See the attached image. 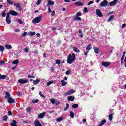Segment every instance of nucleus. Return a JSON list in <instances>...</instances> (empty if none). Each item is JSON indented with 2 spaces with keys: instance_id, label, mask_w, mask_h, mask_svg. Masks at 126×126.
<instances>
[{
  "instance_id": "f257e3e1",
  "label": "nucleus",
  "mask_w": 126,
  "mask_h": 126,
  "mask_svg": "<svg viewBox=\"0 0 126 126\" xmlns=\"http://www.w3.org/2000/svg\"><path fill=\"white\" fill-rule=\"evenodd\" d=\"M75 60V54H69L67 58V63L69 64H71Z\"/></svg>"
},
{
  "instance_id": "f03ea898",
  "label": "nucleus",
  "mask_w": 126,
  "mask_h": 126,
  "mask_svg": "<svg viewBox=\"0 0 126 126\" xmlns=\"http://www.w3.org/2000/svg\"><path fill=\"white\" fill-rule=\"evenodd\" d=\"M41 20L42 17L41 16L37 17L32 20V23L35 24L39 23Z\"/></svg>"
},
{
  "instance_id": "7ed1b4c3",
  "label": "nucleus",
  "mask_w": 126,
  "mask_h": 126,
  "mask_svg": "<svg viewBox=\"0 0 126 126\" xmlns=\"http://www.w3.org/2000/svg\"><path fill=\"white\" fill-rule=\"evenodd\" d=\"M110 64H111V63L108 61H103L102 63V65L104 66V67H108V66H109Z\"/></svg>"
},
{
  "instance_id": "20e7f679",
  "label": "nucleus",
  "mask_w": 126,
  "mask_h": 126,
  "mask_svg": "<svg viewBox=\"0 0 126 126\" xmlns=\"http://www.w3.org/2000/svg\"><path fill=\"white\" fill-rule=\"evenodd\" d=\"M18 81L19 83H20V84H24L28 82V80L20 79H19Z\"/></svg>"
},
{
  "instance_id": "39448f33",
  "label": "nucleus",
  "mask_w": 126,
  "mask_h": 126,
  "mask_svg": "<svg viewBox=\"0 0 126 126\" xmlns=\"http://www.w3.org/2000/svg\"><path fill=\"white\" fill-rule=\"evenodd\" d=\"M96 15H97L99 17H103V13L101 12V10L97 9L96 10Z\"/></svg>"
},
{
  "instance_id": "423d86ee",
  "label": "nucleus",
  "mask_w": 126,
  "mask_h": 126,
  "mask_svg": "<svg viewBox=\"0 0 126 126\" xmlns=\"http://www.w3.org/2000/svg\"><path fill=\"white\" fill-rule=\"evenodd\" d=\"M74 92H75V91H74V90L73 89H71L69 91L67 92L66 93H65L64 94V95H65V96H67L68 95H70L73 93H74Z\"/></svg>"
},
{
  "instance_id": "0eeeda50",
  "label": "nucleus",
  "mask_w": 126,
  "mask_h": 126,
  "mask_svg": "<svg viewBox=\"0 0 126 126\" xmlns=\"http://www.w3.org/2000/svg\"><path fill=\"white\" fill-rule=\"evenodd\" d=\"M108 5V1H103L100 3L101 7H105Z\"/></svg>"
},
{
  "instance_id": "6e6552de",
  "label": "nucleus",
  "mask_w": 126,
  "mask_h": 126,
  "mask_svg": "<svg viewBox=\"0 0 126 126\" xmlns=\"http://www.w3.org/2000/svg\"><path fill=\"white\" fill-rule=\"evenodd\" d=\"M14 6H16L17 8H18L19 11H21V10H22V8H21V5H20V4L19 3H14Z\"/></svg>"
},
{
  "instance_id": "1a4fd4ad",
  "label": "nucleus",
  "mask_w": 126,
  "mask_h": 126,
  "mask_svg": "<svg viewBox=\"0 0 126 126\" xmlns=\"http://www.w3.org/2000/svg\"><path fill=\"white\" fill-rule=\"evenodd\" d=\"M7 102L9 104H13V103H15V100L12 97H10L8 98Z\"/></svg>"
},
{
  "instance_id": "9d476101",
  "label": "nucleus",
  "mask_w": 126,
  "mask_h": 126,
  "mask_svg": "<svg viewBox=\"0 0 126 126\" xmlns=\"http://www.w3.org/2000/svg\"><path fill=\"white\" fill-rule=\"evenodd\" d=\"M34 126H42V124H41V122L39 121V120L36 119L34 121Z\"/></svg>"
},
{
  "instance_id": "9b49d317",
  "label": "nucleus",
  "mask_w": 126,
  "mask_h": 126,
  "mask_svg": "<svg viewBox=\"0 0 126 126\" xmlns=\"http://www.w3.org/2000/svg\"><path fill=\"white\" fill-rule=\"evenodd\" d=\"M10 14H11V15H12L13 16H17V15H18V13L16 12L14 10L10 11Z\"/></svg>"
},
{
  "instance_id": "f8f14e48",
  "label": "nucleus",
  "mask_w": 126,
  "mask_h": 126,
  "mask_svg": "<svg viewBox=\"0 0 126 126\" xmlns=\"http://www.w3.org/2000/svg\"><path fill=\"white\" fill-rule=\"evenodd\" d=\"M93 49L94 50V51L95 53V54H99V51L100 50L99 48L96 47L95 46H93Z\"/></svg>"
},
{
  "instance_id": "ddd939ff",
  "label": "nucleus",
  "mask_w": 126,
  "mask_h": 126,
  "mask_svg": "<svg viewBox=\"0 0 126 126\" xmlns=\"http://www.w3.org/2000/svg\"><path fill=\"white\" fill-rule=\"evenodd\" d=\"M117 2H118V0H114L109 3L110 6H114L117 4Z\"/></svg>"
},
{
  "instance_id": "4468645a",
  "label": "nucleus",
  "mask_w": 126,
  "mask_h": 126,
  "mask_svg": "<svg viewBox=\"0 0 126 126\" xmlns=\"http://www.w3.org/2000/svg\"><path fill=\"white\" fill-rule=\"evenodd\" d=\"M45 114L46 113L45 112H43V113L39 114L38 115V119H43V118H44V117H45Z\"/></svg>"
},
{
  "instance_id": "2eb2a0df",
  "label": "nucleus",
  "mask_w": 126,
  "mask_h": 126,
  "mask_svg": "<svg viewBox=\"0 0 126 126\" xmlns=\"http://www.w3.org/2000/svg\"><path fill=\"white\" fill-rule=\"evenodd\" d=\"M75 5L77 6H82L83 5V3H81V2L77 1L74 3Z\"/></svg>"
},
{
  "instance_id": "dca6fc26",
  "label": "nucleus",
  "mask_w": 126,
  "mask_h": 126,
  "mask_svg": "<svg viewBox=\"0 0 126 126\" xmlns=\"http://www.w3.org/2000/svg\"><path fill=\"white\" fill-rule=\"evenodd\" d=\"M40 81H41V80L39 79H37L36 80H34L33 81V84L34 85H37V84H38L40 82Z\"/></svg>"
},
{
  "instance_id": "f3484780",
  "label": "nucleus",
  "mask_w": 126,
  "mask_h": 126,
  "mask_svg": "<svg viewBox=\"0 0 126 126\" xmlns=\"http://www.w3.org/2000/svg\"><path fill=\"white\" fill-rule=\"evenodd\" d=\"M17 122H16L15 120H13V122L10 123L11 126H17Z\"/></svg>"
},
{
  "instance_id": "a211bd4d",
  "label": "nucleus",
  "mask_w": 126,
  "mask_h": 126,
  "mask_svg": "<svg viewBox=\"0 0 126 126\" xmlns=\"http://www.w3.org/2000/svg\"><path fill=\"white\" fill-rule=\"evenodd\" d=\"M75 98L73 96H68V101H69L70 102H73V101L75 100Z\"/></svg>"
},
{
  "instance_id": "6ab92c4d",
  "label": "nucleus",
  "mask_w": 126,
  "mask_h": 126,
  "mask_svg": "<svg viewBox=\"0 0 126 126\" xmlns=\"http://www.w3.org/2000/svg\"><path fill=\"white\" fill-rule=\"evenodd\" d=\"M5 98V99H8L10 98V94H9L8 92H6Z\"/></svg>"
},
{
  "instance_id": "aec40b11",
  "label": "nucleus",
  "mask_w": 126,
  "mask_h": 126,
  "mask_svg": "<svg viewBox=\"0 0 126 126\" xmlns=\"http://www.w3.org/2000/svg\"><path fill=\"white\" fill-rule=\"evenodd\" d=\"M5 47L7 50H11L12 49V46L9 44L5 45Z\"/></svg>"
},
{
  "instance_id": "412c9836",
  "label": "nucleus",
  "mask_w": 126,
  "mask_h": 126,
  "mask_svg": "<svg viewBox=\"0 0 126 126\" xmlns=\"http://www.w3.org/2000/svg\"><path fill=\"white\" fill-rule=\"evenodd\" d=\"M6 22L7 24H10L11 23V18H6Z\"/></svg>"
},
{
  "instance_id": "4be33fe9",
  "label": "nucleus",
  "mask_w": 126,
  "mask_h": 126,
  "mask_svg": "<svg viewBox=\"0 0 126 126\" xmlns=\"http://www.w3.org/2000/svg\"><path fill=\"white\" fill-rule=\"evenodd\" d=\"M79 34V37L81 38H83V33H82V30L81 29H79L78 31Z\"/></svg>"
},
{
  "instance_id": "5701e85b",
  "label": "nucleus",
  "mask_w": 126,
  "mask_h": 126,
  "mask_svg": "<svg viewBox=\"0 0 126 126\" xmlns=\"http://www.w3.org/2000/svg\"><path fill=\"white\" fill-rule=\"evenodd\" d=\"M7 78V76L6 75H1V74H0V78L1 79H6Z\"/></svg>"
},
{
  "instance_id": "b1692460",
  "label": "nucleus",
  "mask_w": 126,
  "mask_h": 126,
  "mask_svg": "<svg viewBox=\"0 0 126 126\" xmlns=\"http://www.w3.org/2000/svg\"><path fill=\"white\" fill-rule=\"evenodd\" d=\"M61 82L62 83V86H64V85H66L67 84V82H65L64 80H62L61 81Z\"/></svg>"
},
{
  "instance_id": "393cba45",
  "label": "nucleus",
  "mask_w": 126,
  "mask_h": 126,
  "mask_svg": "<svg viewBox=\"0 0 126 126\" xmlns=\"http://www.w3.org/2000/svg\"><path fill=\"white\" fill-rule=\"evenodd\" d=\"M29 35L30 37H32V36H35V35H36V33L34 32H29Z\"/></svg>"
},
{
  "instance_id": "a878e982",
  "label": "nucleus",
  "mask_w": 126,
  "mask_h": 126,
  "mask_svg": "<svg viewBox=\"0 0 126 126\" xmlns=\"http://www.w3.org/2000/svg\"><path fill=\"white\" fill-rule=\"evenodd\" d=\"M18 63H19V60L18 59L15 60L12 62L13 64H17Z\"/></svg>"
},
{
  "instance_id": "bb28decb",
  "label": "nucleus",
  "mask_w": 126,
  "mask_h": 126,
  "mask_svg": "<svg viewBox=\"0 0 126 126\" xmlns=\"http://www.w3.org/2000/svg\"><path fill=\"white\" fill-rule=\"evenodd\" d=\"M114 15L110 16L108 20V22L113 21V20H114Z\"/></svg>"
},
{
  "instance_id": "cd10ccee",
  "label": "nucleus",
  "mask_w": 126,
  "mask_h": 126,
  "mask_svg": "<svg viewBox=\"0 0 126 126\" xmlns=\"http://www.w3.org/2000/svg\"><path fill=\"white\" fill-rule=\"evenodd\" d=\"M73 51H74V52H75L76 53H79L80 52L79 49H78V48H77V47H74Z\"/></svg>"
},
{
  "instance_id": "c85d7f7f",
  "label": "nucleus",
  "mask_w": 126,
  "mask_h": 126,
  "mask_svg": "<svg viewBox=\"0 0 126 126\" xmlns=\"http://www.w3.org/2000/svg\"><path fill=\"white\" fill-rule=\"evenodd\" d=\"M76 20H79L80 21H81V18L80 17H75L74 18V21H76Z\"/></svg>"
},
{
  "instance_id": "c756f323",
  "label": "nucleus",
  "mask_w": 126,
  "mask_h": 126,
  "mask_svg": "<svg viewBox=\"0 0 126 126\" xmlns=\"http://www.w3.org/2000/svg\"><path fill=\"white\" fill-rule=\"evenodd\" d=\"M54 4H55V2L51 1H48V3H47V5H54Z\"/></svg>"
},
{
  "instance_id": "7c9ffc66",
  "label": "nucleus",
  "mask_w": 126,
  "mask_h": 126,
  "mask_svg": "<svg viewBox=\"0 0 126 126\" xmlns=\"http://www.w3.org/2000/svg\"><path fill=\"white\" fill-rule=\"evenodd\" d=\"M72 108H73V109H76L78 108V105L77 104H73L72 105Z\"/></svg>"
},
{
  "instance_id": "2f4dec72",
  "label": "nucleus",
  "mask_w": 126,
  "mask_h": 126,
  "mask_svg": "<svg viewBox=\"0 0 126 126\" xmlns=\"http://www.w3.org/2000/svg\"><path fill=\"white\" fill-rule=\"evenodd\" d=\"M66 107L64 109V111H67V110H68V109H69V104L68 103H66Z\"/></svg>"
},
{
  "instance_id": "473e14b6",
  "label": "nucleus",
  "mask_w": 126,
  "mask_h": 126,
  "mask_svg": "<svg viewBox=\"0 0 126 126\" xmlns=\"http://www.w3.org/2000/svg\"><path fill=\"white\" fill-rule=\"evenodd\" d=\"M70 117L73 119V118H74V112L73 111H71L70 113Z\"/></svg>"
},
{
  "instance_id": "72a5a7b5",
  "label": "nucleus",
  "mask_w": 126,
  "mask_h": 126,
  "mask_svg": "<svg viewBox=\"0 0 126 126\" xmlns=\"http://www.w3.org/2000/svg\"><path fill=\"white\" fill-rule=\"evenodd\" d=\"M5 12H6V10H4V11L2 12V17H5V16H6V13H5Z\"/></svg>"
},
{
  "instance_id": "f704fd0d",
  "label": "nucleus",
  "mask_w": 126,
  "mask_h": 126,
  "mask_svg": "<svg viewBox=\"0 0 126 126\" xmlns=\"http://www.w3.org/2000/svg\"><path fill=\"white\" fill-rule=\"evenodd\" d=\"M114 114H110L109 115V121H113V115Z\"/></svg>"
},
{
  "instance_id": "c9c22d12",
  "label": "nucleus",
  "mask_w": 126,
  "mask_h": 126,
  "mask_svg": "<svg viewBox=\"0 0 126 126\" xmlns=\"http://www.w3.org/2000/svg\"><path fill=\"white\" fill-rule=\"evenodd\" d=\"M90 48H91V45L90 44H89L86 47L87 51L89 52V51H90Z\"/></svg>"
},
{
  "instance_id": "e433bc0d",
  "label": "nucleus",
  "mask_w": 126,
  "mask_h": 126,
  "mask_svg": "<svg viewBox=\"0 0 126 126\" xmlns=\"http://www.w3.org/2000/svg\"><path fill=\"white\" fill-rule=\"evenodd\" d=\"M55 63L58 65H60L61 64V61H60V60L57 59L55 62Z\"/></svg>"
},
{
  "instance_id": "4c0bfd02",
  "label": "nucleus",
  "mask_w": 126,
  "mask_h": 126,
  "mask_svg": "<svg viewBox=\"0 0 126 126\" xmlns=\"http://www.w3.org/2000/svg\"><path fill=\"white\" fill-rule=\"evenodd\" d=\"M0 51L1 52H3L4 51V46L0 45Z\"/></svg>"
},
{
  "instance_id": "58836bf2",
  "label": "nucleus",
  "mask_w": 126,
  "mask_h": 126,
  "mask_svg": "<svg viewBox=\"0 0 126 126\" xmlns=\"http://www.w3.org/2000/svg\"><path fill=\"white\" fill-rule=\"evenodd\" d=\"M8 117L7 116V115H5L3 117V121H7V119H8Z\"/></svg>"
},
{
  "instance_id": "ea45409f",
  "label": "nucleus",
  "mask_w": 126,
  "mask_h": 126,
  "mask_svg": "<svg viewBox=\"0 0 126 126\" xmlns=\"http://www.w3.org/2000/svg\"><path fill=\"white\" fill-rule=\"evenodd\" d=\"M39 95L40 97H42V98H46V96H45V95L43 94H42L41 91H39Z\"/></svg>"
},
{
  "instance_id": "a19ab883",
  "label": "nucleus",
  "mask_w": 126,
  "mask_h": 126,
  "mask_svg": "<svg viewBox=\"0 0 126 126\" xmlns=\"http://www.w3.org/2000/svg\"><path fill=\"white\" fill-rule=\"evenodd\" d=\"M62 120H63V117H59L56 119L57 122H61V121H62Z\"/></svg>"
},
{
  "instance_id": "79ce46f5",
  "label": "nucleus",
  "mask_w": 126,
  "mask_h": 126,
  "mask_svg": "<svg viewBox=\"0 0 126 126\" xmlns=\"http://www.w3.org/2000/svg\"><path fill=\"white\" fill-rule=\"evenodd\" d=\"M8 3L10 4V5H13V2H12L11 0H7V1Z\"/></svg>"
},
{
  "instance_id": "37998d69",
  "label": "nucleus",
  "mask_w": 126,
  "mask_h": 126,
  "mask_svg": "<svg viewBox=\"0 0 126 126\" xmlns=\"http://www.w3.org/2000/svg\"><path fill=\"white\" fill-rule=\"evenodd\" d=\"M50 102L52 104H55V103H56V100H55V99L52 98L50 100Z\"/></svg>"
},
{
  "instance_id": "c03bdc74",
  "label": "nucleus",
  "mask_w": 126,
  "mask_h": 126,
  "mask_svg": "<svg viewBox=\"0 0 126 126\" xmlns=\"http://www.w3.org/2000/svg\"><path fill=\"white\" fill-rule=\"evenodd\" d=\"M66 75H69V74H70V73H71V71L70 70H68V71H67L66 72Z\"/></svg>"
},
{
  "instance_id": "a18cd8bd",
  "label": "nucleus",
  "mask_w": 126,
  "mask_h": 126,
  "mask_svg": "<svg viewBox=\"0 0 126 126\" xmlns=\"http://www.w3.org/2000/svg\"><path fill=\"white\" fill-rule=\"evenodd\" d=\"M76 17H79V16H81V12H78L76 14Z\"/></svg>"
},
{
  "instance_id": "49530a36",
  "label": "nucleus",
  "mask_w": 126,
  "mask_h": 126,
  "mask_svg": "<svg viewBox=\"0 0 126 126\" xmlns=\"http://www.w3.org/2000/svg\"><path fill=\"white\" fill-rule=\"evenodd\" d=\"M26 111H27V112H28V113H30V112H31V108H30V107H28V108L26 109Z\"/></svg>"
},
{
  "instance_id": "de8ad7c7",
  "label": "nucleus",
  "mask_w": 126,
  "mask_h": 126,
  "mask_svg": "<svg viewBox=\"0 0 126 126\" xmlns=\"http://www.w3.org/2000/svg\"><path fill=\"white\" fill-rule=\"evenodd\" d=\"M52 83H53V81H49L47 83V86H49L51 85V84H52Z\"/></svg>"
},
{
  "instance_id": "09e8293b",
  "label": "nucleus",
  "mask_w": 126,
  "mask_h": 126,
  "mask_svg": "<svg viewBox=\"0 0 126 126\" xmlns=\"http://www.w3.org/2000/svg\"><path fill=\"white\" fill-rule=\"evenodd\" d=\"M18 21L19 23V24H22L23 23V21L21 20V19H18Z\"/></svg>"
},
{
  "instance_id": "8fccbe9b",
  "label": "nucleus",
  "mask_w": 126,
  "mask_h": 126,
  "mask_svg": "<svg viewBox=\"0 0 126 126\" xmlns=\"http://www.w3.org/2000/svg\"><path fill=\"white\" fill-rule=\"evenodd\" d=\"M51 12H52L51 16H55V14H56V12L55 11H53Z\"/></svg>"
},
{
  "instance_id": "3c124183",
  "label": "nucleus",
  "mask_w": 126,
  "mask_h": 126,
  "mask_svg": "<svg viewBox=\"0 0 126 126\" xmlns=\"http://www.w3.org/2000/svg\"><path fill=\"white\" fill-rule=\"evenodd\" d=\"M33 103H34V104H37V103H39V99H36L35 100Z\"/></svg>"
},
{
  "instance_id": "603ef678",
  "label": "nucleus",
  "mask_w": 126,
  "mask_h": 126,
  "mask_svg": "<svg viewBox=\"0 0 126 126\" xmlns=\"http://www.w3.org/2000/svg\"><path fill=\"white\" fill-rule=\"evenodd\" d=\"M4 63H5L4 61H3V60H1V61H0V64H3Z\"/></svg>"
},
{
  "instance_id": "864d4df0",
  "label": "nucleus",
  "mask_w": 126,
  "mask_h": 126,
  "mask_svg": "<svg viewBox=\"0 0 126 126\" xmlns=\"http://www.w3.org/2000/svg\"><path fill=\"white\" fill-rule=\"evenodd\" d=\"M9 15H10V12H9V13H8L7 14V16H6V18H10V16H9Z\"/></svg>"
},
{
  "instance_id": "5fc2aeb1",
  "label": "nucleus",
  "mask_w": 126,
  "mask_h": 126,
  "mask_svg": "<svg viewBox=\"0 0 126 126\" xmlns=\"http://www.w3.org/2000/svg\"><path fill=\"white\" fill-rule=\"evenodd\" d=\"M54 112H55L54 110L48 111L47 113H49V114H53Z\"/></svg>"
},
{
  "instance_id": "6e6d98bb",
  "label": "nucleus",
  "mask_w": 126,
  "mask_h": 126,
  "mask_svg": "<svg viewBox=\"0 0 126 126\" xmlns=\"http://www.w3.org/2000/svg\"><path fill=\"white\" fill-rule=\"evenodd\" d=\"M8 115V116H12V112H11V111H9Z\"/></svg>"
},
{
  "instance_id": "4d7b16f0",
  "label": "nucleus",
  "mask_w": 126,
  "mask_h": 126,
  "mask_svg": "<svg viewBox=\"0 0 126 126\" xmlns=\"http://www.w3.org/2000/svg\"><path fill=\"white\" fill-rule=\"evenodd\" d=\"M83 12H84V13L87 12V8L85 7V8H84Z\"/></svg>"
},
{
  "instance_id": "13d9d810",
  "label": "nucleus",
  "mask_w": 126,
  "mask_h": 126,
  "mask_svg": "<svg viewBox=\"0 0 126 126\" xmlns=\"http://www.w3.org/2000/svg\"><path fill=\"white\" fill-rule=\"evenodd\" d=\"M26 35H27V32H24L22 35L23 37H25V36H26Z\"/></svg>"
},
{
  "instance_id": "bf43d9fd",
  "label": "nucleus",
  "mask_w": 126,
  "mask_h": 126,
  "mask_svg": "<svg viewBox=\"0 0 126 126\" xmlns=\"http://www.w3.org/2000/svg\"><path fill=\"white\" fill-rule=\"evenodd\" d=\"M41 4V0H38L37 2L36 3L37 5H39Z\"/></svg>"
},
{
  "instance_id": "052dcab7",
  "label": "nucleus",
  "mask_w": 126,
  "mask_h": 126,
  "mask_svg": "<svg viewBox=\"0 0 126 126\" xmlns=\"http://www.w3.org/2000/svg\"><path fill=\"white\" fill-rule=\"evenodd\" d=\"M48 12H49V13H51V12H52V10L51 9V8L50 7H48Z\"/></svg>"
},
{
  "instance_id": "680f3d73",
  "label": "nucleus",
  "mask_w": 126,
  "mask_h": 126,
  "mask_svg": "<svg viewBox=\"0 0 126 126\" xmlns=\"http://www.w3.org/2000/svg\"><path fill=\"white\" fill-rule=\"evenodd\" d=\"M92 3H93V1H91L88 2V5H90V4H92Z\"/></svg>"
},
{
  "instance_id": "e2e57ef3",
  "label": "nucleus",
  "mask_w": 126,
  "mask_h": 126,
  "mask_svg": "<svg viewBox=\"0 0 126 126\" xmlns=\"http://www.w3.org/2000/svg\"><path fill=\"white\" fill-rule=\"evenodd\" d=\"M19 31H20V30H19L18 29H15V32H19Z\"/></svg>"
},
{
  "instance_id": "0e129e2a",
  "label": "nucleus",
  "mask_w": 126,
  "mask_h": 126,
  "mask_svg": "<svg viewBox=\"0 0 126 126\" xmlns=\"http://www.w3.org/2000/svg\"><path fill=\"white\" fill-rule=\"evenodd\" d=\"M125 27H126V24H123L122 25V28H125Z\"/></svg>"
},
{
  "instance_id": "69168bd1",
  "label": "nucleus",
  "mask_w": 126,
  "mask_h": 126,
  "mask_svg": "<svg viewBox=\"0 0 126 126\" xmlns=\"http://www.w3.org/2000/svg\"><path fill=\"white\" fill-rule=\"evenodd\" d=\"M25 51L26 52V53H27V52L29 51V50L28 49V48H25Z\"/></svg>"
},
{
  "instance_id": "338daca9",
  "label": "nucleus",
  "mask_w": 126,
  "mask_h": 126,
  "mask_svg": "<svg viewBox=\"0 0 126 126\" xmlns=\"http://www.w3.org/2000/svg\"><path fill=\"white\" fill-rule=\"evenodd\" d=\"M126 55V51H124L123 53L122 57H125V55Z\"/></svg>"
},
{
  "instance_id": "774afa93",
  "label": "nucleus",
  "mask_w": 126,
  "mask_h": 126,
  "mask_svg": "<svg viewBox=\"0 0 126 126\" xmlns=\"http://www.w3.org/2000/svg\"><path fill=\"white\" fill-rule=\"evenodd\" d=\"M36 36L37 37H41V35L40 34V33H37Z\"/></svg>"
}]
</instances>
